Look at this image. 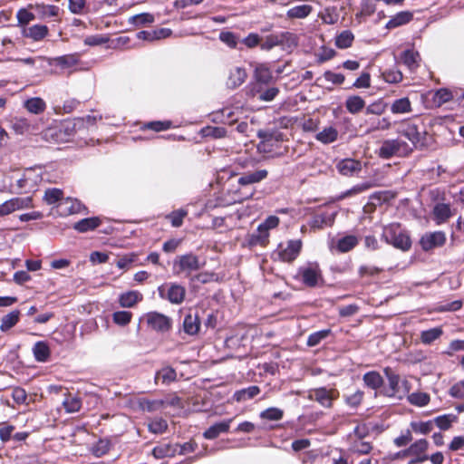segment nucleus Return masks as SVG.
I'll return each instance as SVG.
<instances>
[{
    "label": "nucleus",
    "instance_id": "56",
    "mask_svg": "<svg viewBox=\"0 0 464 464\" xmlns=\"http://www.w3.org/2000/svg\"><path fill=\"white\" fill-rule=\"evenodd\" d=\"M284 416V411L276 407L268 408L260 413V418L268 420H280Z\"/></svg>",
    "mask_w": 464,
    "mask_h": 464
},
{
    "label": "nucleus",
    "instance_id": "61",
    "mask_svg": "<svg viewBox=\"0 0 464 464\" xmlns=\"http://www.w3.org/2000/svg\"><path fill=\"white\" fill-rule=\"evenodd\" d=\"M63 191L59 188H50L44 193V200L47 204L52 205L63 200Z\"/></svg>",
    "mask_w": 464,
    "mask_h": 464
},
{
    "label": "nucleus",
    "instance_id": "7",
    "mask_svg": "<svg viewBox=\"0 0 464 464\" xmlns=\"http://www.w3.org/2000/svg\"><path fill=\"white\" fill-rule=\"evenodd\" d=\"M302 246L300 239L288 240L279 244L274 255L283 262H293L299 256Z\"/></svg>",
    "mask_w": 464,
    "mask_h": 464
},
{
    "label": "nucleus",
    "instance_id": "55",
    "mask_svg": "<svg viewBox=\"0 0 464 464\" xmlns=\"http://www.w3.org/2000/svg\"><path fill=\"white\" fill-rule=\"evenodd\" d=\"M457 420V417L453 414H445L438 416L434 419L433 424L435 423L440 430H448L451 424Z\"/></svg>",
    "mask_w": 464,
    "mask_h": 464
},
{
    "label": "nucleus",
    "instance_id": "1",
    "mask_svg": "<svg viewBox=\"0 0 464 464\" xmlns=\"http://www.w3.org/2000/svg\"><path fill=\"white\" fill-rule=\"evenodd\" d=\"M382 237L386 243L402 251L409 250L411 246L409 235L396 223L384 227Z\"/></svg>",
    "mask_w": 464,
    "mask_h": 464
},
{
    "label": "nucleus",
    "instance_id": "2",
    "mask_svg": "<svg viewBox=\"0 0 464 464\" xmlns=\"http://www.w3.org/2000/svg\"><path fill=\"white\" fill-rule=\"evenodd\" d=\"M412 152V147L400 139L385 140L378 149V156L383 160L392 157H406Z\"/></svg>",
    "mask_w": 464,
    "mask_h": 464
},
{
    "label": "nucleus",
    "instance_id": "37",
    "mask_svg": "<svg viewBox=\"0 0 464 464\" xmlns=\"http://www.w3.org/2000/svg\"><path fill=\"white\" fill-rule=\"evenodd\" d=\"M33 353L37 362H46L50 357V348L44 342L39 341L33 347Z\"/></svg>",
    "mask_w": 464,
    "mask_h": 464
},
{
    "label": "nucleus",
    "instance_id": "35",
    "mask_svg": "<svg viewBox=\"0 0 464 464\" xmlns=\"http://www.w3.org/2000/svg\"><path fill=\"white\" fill-rule=\"evenodd\" d=\"M51 60V64L55 63L63 69H70L75 66L79 62V55L77 53L66 54L59 57H55Z\"/></svg>",
    "mask_w": 464,
    "mask_h": 464
},
{
    "label": "nucleus",
    "instance_id": "48",
    "mask_svg": "<svg viewBox=\"0 0 464 464\" xmlns=\"http://www.w3.org/2000/svg\"><path fill=\"white\" fill-rule=\"evenodd\" d=\"M443 331L440 327H434L420 333V341L424 344H430L441 336Z\"/></svg>",
    "mask_w": 464,
    "mask_h": 464
},
{
    "label": "nucleus",
    "instance_id": "52",
    "mask_svg": "<svg viewBox=\"0 0 464 464\" xmlns=\"http://www.w3.org/2000/svg\"><path fill=\"white\" fill-rule=\"evenodd\" d=\"M17 62H20L24 64L29 65V66H38L41 69H44L45 67L46 63L47 65H51V60L49 58H45L43 56H36V57H28V58H19L16 59Z\"/></svg>",
    "mask_w": 464,
    "mask_h": 464
},
{
    "label": "nucleus",
    "instance_id": "22",
    "mask_svg": "<svg viewBox=\"0 0 464 464\" xmlns=\"http://www.w3.org/2000/svg\"><path fill=\"white\" fill-rule=\"evenodd\" d=\"M401 63L411 71H414L420 65V54L413 49L403 51L400 57Z\"/></svg>",
    "mask_w": 464,
    "mask_h": 464
},
{
    "label": "nucleus",
    "instance_id": "20",
    "mask_svg": "<svg viewBox=\"0 0 464 464\" xmlns=\"http://www.w3.org/2000/svg\"><path fill=\"white\" fill-rule=\"evenodd\" d=\"M336 212L321 213L315 215L310 221V227L314 229H320L324 227H331L335 219Z\"/></svg>",
    "mask_w": 464,
    "mask_h": 464
},
{
    "label": "nucleus",
    "instance_id": "29",
    "mask_svg": "<svg viewBox=\"0 0 464 464\" xmlns=\"http://www.w3.org/2000/svg\"><path fill=\"white\" fill-rule=\"evenodd\" d=\"M313 12V6L310 5H300L291 7L286 12L288 19H304Z\"/></svg>",
    "mask_w": 464,
    "mask_h": 464
},
{
    "label": "nucleus",
    "instance_id": "24",
    "mask_svg": "<svg viewBox=\"0 0 464 464\" xmlns=\"http://www.w3.org/2000/svg\"><path fill=\"white\" fill-rule=\"evenodd\" d=\"M433 219L437 225L445 223L451 216V209L449 204L438 203L433 208Z\"/></svg>",
    "mask_w": 464,
    "mask_h": 464
},
{
    "label": "nucleus",
    "instance_id": "42",
    "mask_svg": "<svg viewBox=\"0 0 464 464\" xmlns=\"http://www.w3.org/2000/svg\"><path fill=\"white\" fill-rule=\"evenodd\" d=\"M260 389L258 386L253 385L247 388L237 391L234 393V399L237 401H245L250 400L259 394Z\"/></svg>",
    "mask_w": 464,
    "mask_h": 464
},
{
    "label": "nucleus",
    "instance_id": "3",
    "mask_svg": "<svg viewBox=\"0 0 464 464\" xmlns=\"http://www.w3.org/2000/svg\"><path fill=\"white\" fill-rule=\"evenodd\" d=\"M385 376L388 380V387L381 391V393L387 397L401 399L410 391L409 382L406 380L401 381L399 374L387 367L384 369Z\"/></svg>",
    "mask_w": 464,
    "mask_h": 464
},
{
    "label": "nucleus",
    "instance_id": "39",
    "mask_svg": "<svg viewBox=\"0 0 464 464\" xmlns=\"http://www.w3.org/2000/svg\"><path fill=\"white\" fill-rule=\"evenodd\" d=\"M29 8H20L16 13L17 26L21 28H27L30 22L34 21L36 15L28 10Z\"/></svg>",
    "mask_w": 464,
    "mask_h": 464
},
{
    "label": "nucleus",
    "instance_id": "58",
    "mask_svg": "<svg viewBox=\"0 0 464 464\" xmlns=\"http://www.w3.org/2000/svg\"><path fill=\"white\" fill-rule=\"evenodd\" d=\"M227 130L223 127L208 126L202 130V135L204 137H212L219 139L225 137Z\"/></svg>",
    "mask_w": 464,
    "mask_h": 464
},
{
    "label": "nucleus",
    "instance_id": "26",
    "mask_svg": "<svg viewBox=\"0 0 464 464\" xmlns=\"http://www.w3.org/2000/svg\"><path fill=\"white\" fill-rule=\"evenodd\" d=\"M24 180L29 185V190H34L38 184L43 180V172L41 168H30L24 170Z\"/></svg>",
    "mask_w": 464,
    "mask_h": 464
},
{
    "label": "nucleus",
    "instance_id": "57",
    "mask_svg": "<svg viewBox=\"0 0 464 464\" xmlns=\"http://www.w3.org/2000/svg\"><path fill=\"white\" fill-rule=\"evenodd\" d=\"M132 318V313L129 311H117L112 314L113 322L121 326L127 325Z\"/></svg>",
    "mask_w": 464,
    "mask_h": 464
},
{
    "label": "nucleus",
    "instance_id": "14",
    "mask_svg": "<svg viewBox=\"0 0 464 464\" xmlns=\"http://www.w3.org/2000/svg\"><path fill=\"white\" fill-rule=\"evenodd\" d=\"M446 242V235L442 231H435L426 233L420 240V244L423 250L429 251L435 247L441 246Z\"/></svg>",
    "mask_w": 464,
    "mask_h": 464
},
{
    "label": "nucleus",
    "instance_id": "59",
    "mask_svg": "<svg viewBox=\"0 0 464 464\" xmlns=\"http://www.w3.org/2000/svg\"><path fill=\"white\" fill-rule=\"evenodd\" d=\"M428 449V441L425 439H420L415 441L413 444L410 446V448L405 451L408 454L420 455L425 452Z\"/></svg>",
    "mask_w": 464,
    "mask_h": 464
},
{
    "label": "nucleus",
    "instance_id": "43",
    "mask_svg": "<svg viewBox=\"0 0 464 464\" xmlns=\"http://www.w3.org/2000/svg\"><path fill=\"white\" fill-rule=\"evenodd\" d=\"M411 18L412 14L410 12H400L387 22L386 27L392 29L401 26L409 23Z\"/></svg>",
    "mask_w": 464,
    "mask_h": 464
},
{
    "label": "nucleus",
    "instance_id": "40",
    "mask_svg": "<svg viewBox=\"0 0 464 464\" xmlns=\"http://www.w3.org/2000/svg\"><path fill=\"white\" fill-rule=\"evenodd\" d=\"M364 106V100L358 95L349 96L345 102V107L347 111L352 114L358 113L363 109Z\"/></svg>",
    "mask_w": 464,
    "mask_h": 464
},
{
    "label": "nucleus",
    "instance_id": "8",
    "mask_svg": "<svg viewBox=\"0 0 464 464\" xmlns=\"http://www.w3.org/2000/svg\"><path fill=\"white\" fill-rule=\"evenodd\" d=\"M159 295L169 300L171 304H179L183 302L186 295L185 288L177 284L162 285L158 288Z\"/></svg>",
    "mask_w": 464,
    "mask_h": 464
},
{
    "label": "nucleus",
    "instance_id": "44",
    "mask_svg": "<svg viewBox=\"0 0 464 464\" xmlns=\"http://www.w3.org/2000/svg\"><path fill=\"white\" fill-rule=\"evenodd\" d=\"M63 406L67 413L78 412L82 407V401L77 396L66 395L63 401Z\"/></svg>",
    "mask_w": 464,
    "mask_h": 464
},
{
    "label": "nucleus",
    "instance_id": "12",
    "mask_svg": "<svg viewBox=\"0 0 464 464\" xmlns=\"http://www.w3.org/2000/svg\"><path fill=\"white\" fill-rule=\"evenodd\" d=\"M32 198H13L0 204V218L32 207Z\"/></svg>",
    "mask_w": 464,
    "mask_h": 464
},
{
    "label": "nucleus",
    "instance_id": "50",
    "mask_svg": "<svg viewBox=\"0 0 464 464\" xmlns=\"http://www.w3.org/2000/svg\"><path fill=\"white\" fill-rule=\"evenodd\" d=\"M129 24H133L137 27L143 26L154 22V16L149 13H141L136 15H132L128 19Z\"/></svg>",
    "mask_w": 464,
    "mask_h": 464
},
{
    "label": "nucleus",
    "instance_id": "60",
    "mask_svg": "<svg viewBox=\"0 0 464 464\" xmlns=\"http://www.w3.org/2000/svg\"><path fill=\"white\" fill-rule=\"evenodd\" d=\"M167 428V421L161 418L154 419L149 423V430L154 434L163 433Z\"/></svg>",
    "mask_w": 464,
    "mask_h": 464
},
{
    "label": "nucleus",
    "instance_id": "4",
    "mask_svg": "<svg viewBox=\"0 0 464 464\" xmlns=\"http://www.w3.org/2000/svg\"><path fill=\"white\" fill-rule=\"evenodd\" d=\"M201 268V264L198 256L188 253L178 256L173 262V272L177 276L188 277L193 272Z\"/></svg>",
    "mask_w": 464,
    "mask_h": 464
},
{
    "label": "nucleus",
    "instance_id": "62",
    "mask_svg": "<svg viewBox=\"0 0 464 464\" xmlns=\"http://www.w3.org/2000/svg\"><path fill=\"white\" fill-rule=\"evenodd\" d=\"M391 121L388 118L375 119L372 122L371 127L367 130V132H372L374 130H386L391 128Z\"/></svg>",
    "mask_w": 464,
    "mask_h": 464
},
{
    "label": "nucleus",
    "instance_id": "18",
    "mask_svg": "<svg viewBox=\"0 0 464 464\" xmlns=\"http://www.w3.org/2000/svg\"><path fill=\"white\" fill-rule=\"evenodd\" d=\"M232 421L233 419H228L211 425L205 430L203 434L204 438L207 440H214L218 437L219 434L227 432Z\"/></svg>",
    "mask_w": 464,
    "mask_h": 464
},
{
    "label": "nucleus",
    "instance_id": "45",
    "mask_svg": "<svg viewBox=\"0 0 464 464\" xmlns=\"http://www.w3.org/2000/svg\"><path fill=\"white\" fill-rule=\"evenodd\" d=\"M20 313L19 311H12L6 315H5L1 320L0 330L2 332H6L14 326L19 321Z\"/></svg>",
    "mask_w": 464,
    "mask_h": 464
},
{
    "label": "nucleus",
    "instance_id": "6",
    "mask_svg": "<svg viewBox=\"0 0 464 464\" xmlns=\"http://www.w3.org/2000/svg\"><path fill=\"white\" fill-rule=\"evenodd\" d=\"M397 132L408 139L412 144V148L422 147L425 145L424 136L426 132L424 130H420L418 125L411 121H402Z\"/></svg>",
    "mask_w": 464,
    "mask_h": 464
},
{
    "label": "nucleus",
    "instance_id": "54",
    "mask_svg": "<svg viewBox=\"0 0 464 464\" xmlns=\"http://www.w3.org/2000/svg\"><path fill=\"white\" fill-rule=\"evenodd\" d=\"M330 334H331V330L330 329H324V330H321V331H317V332L312 333L308 336L306 343L310 347L316 346L323 340L327 338Z\"/></svg>",
    "mask_w": 464,
    "mask_h": 464
},
{
    "label": "nucleus",
    "instance_id": "32",
    "mask_svg": "<svg viewBox=\"0 0 464 464\" xmlns=\"http://www.w3.org/2000/svg\"><path fill=\"white\" fill-rule=\"evenodd\" d=\"M337 138L338 130L333 126L325 127L315 135V139L323 144L333 143Z\"/></svg>",
    "mask_w": 464,
    "mask_h": 464
},
{
    "label": "nucleus",
    "instance_id": "25",
    "mask_svg": "<svg viewBox=\"0 0 464 464\" xmlns=\"http://www.w3.org/2000/svg\"><path fill=\"white\" fill-rule=\"evenodd\" d=\"M267 177V171L266 169H258L254 172L244 173L238 179V184L246 186L260 182Z\"/></svg>",
    "mask_w": 464,
    "mask_h": 464
},
{
    "label": "nucleus",
    "instance_id": "16",
    "mask_svg": "<svg viewBox=\"0 0 464 464\" xmlns=\"http://www.w3.org/2000/svg\"><path fill=\"white\" fill-rule=\"evenodd\" d=\"M21 34L24 38L31 39L34 42H40L48 35L49 28L44 24H37L24 28Z\"/></svg>",
    "mask_w": 464,
    "mask_h": 464
},
{
    "label": "nucleus",
    "instance_id": "27",
    "mask_svg": "<svg viewBox=\"0 0 464 464\" xmlns=\"http://www.w3.org/2000/svg\"><path fill=\"white\" fill-rule=\"evenodd\" d=\"M101 223V219L98 217L87 218L74 223L73 228L80 233H85L94 230Z\"/></svg>",
    "mask_w": 464,
    "mask_h": 464
},
{
    "label": "nucleus",
    "instance_id": "19",
    "mask_svg": "<svg viewBox=\"0 0 464 464\" xmlns=\"http://www.w3.org/2000/svg\"><path fill=\"white\" fill-rule=\"evenodd\" d=\"M268 237L269 231L260 224L256 230L248 236V245L264 246L268 243Z\"/></svg>",
    "mask_w": 464,
    "mask_h": 464
},
{
    "label": "nucleus",
    "instance_id": "53",
    "mask_svg": "<svg viewBox=\"0 0 464 464\" xmlns=\"http://www.w3.org/2000/svg\"><path fill=\"white\" fill-rule=\"evenodd\" d=\"M177 450L169 444H163L157 446L153 449L152 454L156 459H163L166 457L174 456Z\"/></svg>",
    "mask_w": 464,
    "mask_h": 464
},
{
    "label": "nucleus",
    "instance_id": "46",
    "mask_svg": "<svg viewBox=\"0 0 464 464\" xmlns=\"http://www.w3.org/2000/svg\"><path fill=\"white\" fill-rule=\"evenodd\" d=\"M255 78L262 83H268L272 80V72L267 65L261 63L256 65L255 69Z\"/></svg>",
    "mask_w": 464,
    "mask_h": 464
},
{
    "label": "nucleus",
    "instance_id": "17",
    "mask_svg": "<svg viewBox=\"0 0 464 464\" xmlns=\"http://www.w3.org/2000/svg\"><path fill=\"white\" fill-rule=\"evenodd\" d=\"M336 168L343 176H353L362 170V164L353 159H344L337 163Z\"/></svg>",
    "mask_w": 464,
    "mask_h": 464
},
{
    "label": "nucleus",
    "instance_id": "13",
    "mask_svg": "<svg viewBox=\"0 0 464 464\" xmlns=\"http://www.w3.org/2000/svg\"><path fill=\"white\" fill-rule=\"evenodd\" d=\"M298 276L305 285L314 287L321 278V271L317 264H308L298 269Z\"/></svg>",
    "mask_w": 464,
    "mask_h": 464
},
{
    "label": "nucleus",
    "instance_id": "36",
    "mask_svg": "<svg viewBox=\"0 0 464 464\" xmlns=\"http://www.w3.org/2000/svg\"><path fill=\"white\" fill-rule=\"evenodd\" d=\"M24 106L29 112L34 114L42 113L46 109L45 102L39 97H34L26 100Z\"/></svg>",
    "mask_w": 464,
    "mask_h": 464
},
{
    "label": "nucleus",
    "instance_id": "23",
    "mask_svg": "<svg viewBox=\"0 0 464 464\" xmlns=\"http://www.w3.org/2000/svg\"><path fill=\"white\" fill-rule=\"evenodd\" d=\"M246 72L242 67H234L230 70L227 84L229 88L235 89L245 82Z\"/></svg>",
    "mask_w": 464,
    "mask_h": 464
},
{
    "label": "nucleus",
    "instance_id": "9",
    "mask_svg": "<svg viewBox=\"0 0 464 464\" xmlns=\"http://www.w3.org/2000/svg\"><path fill=\"white\" fill-rule=\"evenodd\" d=\"M338 396V392L334 389L320 387L312 389L308 392L307 398L310 401H317L324 408H331L333 401Z\"/></svg>",
    "mask_w": 464,
    "mask_h": 464
},
{
    "label": "nucleus",
    "instance_id": "38",
    "mask_svg": "<svg viewBox=\"0 0 464 464\" xmlns=\"http://www.w3.org/2000/svg\"><path fill=\"white\" fill-rule=\"evenodd\" d=\"M359 242L356 236L346 235L337 240L336 247L342 253L352 250Z\"/></svg>",
    "mask_w": 464,
    "mask_h": 464
},
{
    "label": "nucleus",
    "instance_id": "30",
    "mask_svg": "<svg viewBox=\"0 0 464 464\" xmlns=\"http://www.w3.org/2000/svg\"><path fill=\"white\" fill-rule=\"evenodd\" d=\"M13 130L19 135L33 132L36 130V128L29 122L25 118H15L12 121L11 125Z\"/></svg>",
    "mask_w": 464,
    "mask_h": 464
},
{
    "label": "nucleus",
    "instance_id": "5",
    "mask_svg": "<svg viewBox=\"0 0 464 464\" xmlns=\"http://www.w3.org/2000/svg\"><path fill=\"white\" fill-rule=\"evenodd\" d=\"M296 44V37L294 34L290 32H281L266 36L260 44V48L264 51H270L276 46L286 45L287 47H291Z\"/></svg>",
    "mask_w": 464,
    "mask_h": 464
},
{
    "label": "nucleus",
    "instance_id": "21",
    "mask_svg": "<svg viewBox=\"0 0 464 464\" xmlns=\"http://www.w3.org/2000/svg\"><path fill=\"white\" fill-rule=\"evenodd\" d=\"M142 298L143 295L141 293L137 290H131L120 295L119 304L121 307L131 308L140 302Z\"/></svg>",
    "mask_w": 464,
    "mask_h": 464
},
{
    "label": "nucleus",
    "instance_id": "63",
    "mask_svg": "<svg viewBox=\"0 0 464 464\" xmlns=\"http://www.w3.org/2000/svg\"><path fill=\"white\" fill-rule=\"evenodd\" d=\"M382 77L386 82L397 83L402 80V73L396 69H391L382 72Z\"/></svg>",
    "mask_w": 464,
    "mask_h": 464
},
{
    "label": "nucleus",
    "instance_id": "31",
    "mask_svg": "<svg viewBox=\"0 0 464 464\" xmlns=\"http://www.w3.org/2000/svg\"><path fill=\"white\" fill-rule=\"evenodd\" d=\"M354 432L358 435L359 439L362 438V435L361 433H359L358 427L354 430ZM372 450V447L371 443L366 442V441H362L361 440H354L352 443L351 448H350L351 452L356 453L359 455L369 454Z\"/></svg>",
    "mask_w": 464,
    "mask_h": 464
},
{
    "label": "nucleus",
    "instance_id": "41",
    "mask_svg": "<svg viewBox=\"0 0 464 464\" xmlns=\"http://www.w3.org/2000/svg\"><path fill=\"white\" fill-rule=\"evenodd\" d=\"M199 320L197 315L187 314L183 321V328L186 334L189 335L196 334L199 330Z\"/></svg>",
    "mask_w": 464,
    "mask_h": 464
},
{
    "label": "nucleus",
    "instance_id": "49",
    "mask_svg": "<svg viewBox=\"0 0 464 464\" xmlns=\"http://www.w3.org/2000/svg\"><path fill=\"white\" fill-rule=\"evenodd\" d=\"M411 431H413L416 434H428L433 430V421H411L410 424Z\"/></svg>",
    "mask_w": 464,
    "mask_h": 464
},
{
    "label": "nucleus",
    "instance_id": "47",
    "mask_svg": "<svg viewBox=\"0 0 464 464\" xmlns=\"http://www.w3.org/2000/svg\"><path fill=\"white\" fill-rule=\"evenodd\" d=\"M354 40L353 34L349 31L345 30L340 33L336 38H335V45L340 49H345L352 45L353 42Z\"/></svg>",
    "mask_w": 464,
    "mask_h": 464
},
{
    "label": "nucleus",
    "instance_id": "64",
    "mask_svg": "<svg viewBox=\"0 0 464 464\" xmlns=\"http://www.w3.org/2000/svg\"><path fill=\"white\" fill-rule=\"evenodd\" d=\"M188 212L185 209H178L169 215V219L174 227H179L182 225L183 218L187 216Z\"/></svg>",
    "mask_w": 464,
    "mask_h": 464
},
{
    "label": "nucleus",
    "instance_id": "10",
    "mask_svg": "<svg viewBox=\"0 0 464 464\" xmlns=\"http://www.w3.org/2000/svg\"><path fill=\"white\" fill-rule=\"evenodd\" d=\"M146 321L148 326L158 333H166L172 327L171 318L158 312L148 313Z\"/></svg>",
    "mask_w": 464,
    "mask_h": 464
},
{
    "label": "nucleus",
    "instance_id": "28",
    "mask_svg": "<svg viewBox=\"0 0 464 464\" xmlns=\"http://www.w3.org/2000/svg\"><path fill=\"white\" fill-rule=\"evenodd\" d=\"M363 383L366 387L377 391L383 384L382 375L376 371L367 372L362 376Z\"/></svg>",
    "mask_w": 464,
    "mask_h": 464
},
{
    "label": "nucleus",
    "instance_id": "34",
    "mask_svg": "<svg viewBox=\"0 0 464 464\" xmlns=\"http://www.w3.org/2000/svg\"><path fill=\"white\" fill-rule=\"evenodd\" d=\"M176 378V371L173 368L167 366L163 367L156 372L155 382L159 383V382H161L163 384H169L170 382H174Z\"/></svg>",
    "mask_w": 464,
    "mask_h": 464
},
{
    "label": "nucleus",
    "instance_id": "11",
    "mask_svg": "<svg viewBox=\"0 0 464 464\" xmlns=\"http://www.w3.org/2000/svg\"><path fill=\"white\" fill-rule=\"evenodd\" d=\"M56 208L59 215L63 217L88 213L87 208L80 200L72 198L61 200Z\"/></svg>",
    "mask_w": 464,
    "mask_h": 464
},
{
    "label": "nucleus",
    "instance_id": "15",
    "mask_svg": "<svg viewBox=\"0 0 464 464\" xmlns=\"http://www.w3.org/2000/svg\"><path fill=\"white\" fill-rule=\"evenodd\" d=\"M28 8L34 10L37 17L42 20L57 17L60 12V8L57 5H45L44 3L30 4Z\"/></svg>",
    "mask_w": 464,
    "mask_h": 464
},
{
    "label": "nucleus",
    "instance_id": "33",
    "mask_svg": "<svg viewBox=\"0 0 464 464\" xmlns=\"http://www.w3.org/2000/svg\"><path fill=\"white\" fill-rule=\"evenodd\" d=\"M411 111V103L407 97L397 99L391 104V111L393 114L410 113Z\"/></svg>",
    "mask_w": 464,
    "mask_h": 464
},
{
    "label": "nucleus",
    "instance_id": "51",
    "mask_svg": "<svg viewBox=\"0 0 464 464\" xmlns=\"http://www.w3.org/2000/svg\"><path fill=\"white\" fill-rule=\"evenodd\" d=\"M430 395L426 392H412L408 395V401L414 406L423 407L430 402Z\"/></svg>",
    "mask_w": 464,
    "mask_h": 464
}]
</instances>
